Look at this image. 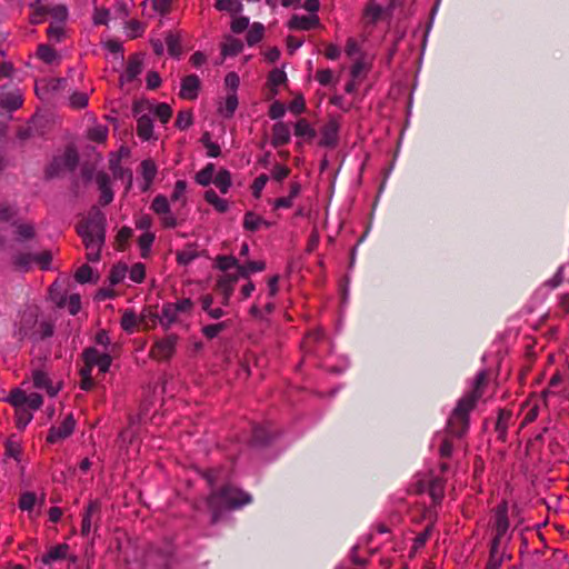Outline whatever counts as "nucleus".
I'll return each instance as SVG.
<instances>
[{"instance_id": "79ce46f5", "label": "nucleus", "mask_w": 569, "mask_h": 569, "mask_svg": "<svg viewBox=\"0 0 569 569\" xmlns=\"http://www.w3.org/2000/svg\"><path fill=\"white\" fill-rule=\"evenodd\" d=\"M453 439H457L456 437H451L447 432H443L440 436V446H439V455L441 458H449L451 457L452 449H453Z\"/></svg>"}, {"instance_id": "5701e85b", "label": "nucleus", "mask_w": 569, "mask_h": 569, "mask_svg": "<svg viewBox=\"0 0 569 569\" xmlns=\"http://www.w3.org/2000/svg\"><path fill=\"white\" fill-rule=\"evenodd\" d=\"M67 83L66 79L53 78L49 80H40L36 82V93L43 99L41 92L48 93L49 91H58L63 88Z\"/></svg>"}, {"instance_id": "338daca9", "label": "nucleus", "mask_w": 569, "mask_h": 569, "mask_svg": "<svg viewBox=\"0 0 569 569\" xmlns=\"http://www.w3.org/2000/svg\"><path fill=\"white\" fill-rule=\"evenodd\" d=\"M38 56L47 63H52L57 58V52L47 44H41L38 48Z\"/></svg>"}, {"instance_id": "0eeeda50", "label": "nucleus", "mask_w": 569, "mask_h": 569, "mask_svg": "<svg viewBox=\"0 0 569 569\" xmlns=\"http://www.w3.org/2000/svg\"><path fill=\"white\" fill-rule=\"evenodd\" d=\"M509 527L510 525L508 520V506L506 501H502L495 509V515L492 519L493 537L490 547H500L503 538L506 537L509 530Z\"/></svg>"}, {"instance_id": "393cba45", "label": "nucleus", "mask_w": 569, "mask_h": 569, "mask_svg": "<svg viewBox=\"0 0 569 569\" xmlns=\"http://www.w3.org/2000/svg\"><path fill=\"white\" fill-rule=\"evenodd\" d=\"M32 381L36 388L44 389L50 396H54L58 392V389L52 386L48 375L42 370H34L32 372Z\"/></svg>"}, {"instance_id": "4c0bfd02", "label": "nucleus", "mask_w": 569, "mask_h": 569, "mask_svg": "<svg viewBox=\"0 0 569 569\" xmlns=\"http://www.w3.org/2000/svg\"><path fill=\"white\" fill-rule=\"evenodd\" d=\"M128 274V267L124 263L114 264L109 273V281L116 286L121 283Z\"/></svg>"}, {"instance_id": "f257e3e1", "label": "nucleus", "mask_w": 569, "mask_h": 569, "mask_svg": "<svg viewBox=\"0 0 569 569\" xmlns=\"http://www.w3.org/2000/svg\"><path fill=\"white\" fill-rule=\"evenodd\" d=\"M489 383V376L486 371L477 373L472 389L463 395L452 410L445 432L457 439H461L469 429V415L476 408L478 401L483 397Z\"/></svg>"}, {"instance_id": "a211bd4d", "label": "nucleus", "mask_w": 569, "mask_h": 569, "mask_svg": "<svg viewBox=\"0 0 569 569\" xmlns=\"http://www.w3.org/2000/svg\"><path fill=\"white\" fill-rule=\"evenodd\" d=\"M178 311L173 303H164L161 309V313L159 316L150 313L152 318V326L156 325V318H159L160 325L164 329H169L171 325L178 321Z\"/></svg>"}, {"instance_id": "f8f14e48", "label": "nucleus", "mask_w": 569, "mask_h": 569, "mask_svg": "<svg viewBox=\"0 0 569 569\" xmlns=\"http://www.w3.org/2000/svg\"><path fill=\"white\" fill-rule=\"evenodd\" d=\"M83 361L92 367H98L101 373L108 372L112 358L108 353H101L96 348L90 347L82 352Z\"/></svg>"}, {"instance_id": "4468645a", "label": "nucleus", "mask_w": 569, "mask_h": 569, "mask_svg": "<svg viewBox=\"0 0 569 569\" xmlns=\"http://www.w3.org/2000/svg\"><path fill=\"white\" fill-rule=\"evenodd\" d=\"M340 124L337 119L331 118L320 131L319 146L326 148H336L339 141Z\"/></svg>"}, {"instance_id": "de8ad7c7", "label": "nucleus", "mask_w": 569, "mask_h": 569, "mask_svg": "<svg viewBox=\"0 0 569 569\" xmlns=\"http://www.w3.org/2000/svg\"><path fill=\"white\" fill-rule=\"evenodd\" d=\"M204 148L207 149V154L211 158H217L221 153L220 146L216 142H212L210 139V133L204 132L200 139Z\"/></svg>"}, {"instance_id": "7ed1b4c3", "label": "nucleus", "mask_w": 569, "mask_h": 569, "mask_svg": "<svg viewBox=\"0 0 569 569\" xmlns=\"http://www.w3.org/2000/svg\"><path fill=\"white\" fill-rule=\"evenodd\" d=\"M250 502L249 493L230 485L212 491L207 499L208 507L212 511V522L218 521L222 509H237Z\"/></svg>"}, {"instance_id": "58836bf2", "label": "nucleus", "mask_w": 569, "mask_h": 569, "mask_svg": "<svg viewBox=\"0 0 569 569\" xmlns=\"http://www.w3.org/2000/svg\"><path fill=\"white\" fill-rule=\"evenodd\" d=\"M264 33V27L260 22H253L247 33L246 40L249 46L258 43Z\"/></svg>"}, {"instance_id": "7c9ffc66", "label": "nucleus", "mask_w": 569, "mask_h": 569, "mask_svg": "<svg viewBox=\"0 0 569 569\" xmlns=\"http://www.w3.org/2000/svg\"><path fill=\"white\" fill-rule=\"evenodd\" d=\"M241 276L239 273H224L221 276L216 283L217 291L229 290L230 293H233L234 284L239 280Z\"/></svg>"}, {"instance_id": "4be33fe9", "label": "nucleus", "mask_w": 569, "mask_h": 569, "mask_svg": "<svg viewBox=\"0 0 569 569\" xmlns=\"http://www.w3.org/2000/svg\"><path fill=\"white\" fill-rule=\"evenodd\" d=\"M290 141L289 126L283 122H277L272 127L271 143L273 147H281Z\"/></svg>"}, {"instance_id": "ddd939ff", "label": "nucleus", "mask_w": 569, "mask_h": 569, "mask_svg": "<svg viewBox=\"0 0 569 569\" xmlns=\"http://www.w3.org/2000/svg\"><path fill=\"white\" fill-rule=\"evenodd\" d=\"M76 427V421L72 415H68L59 426L50 428L47 441L57 443L72 435Z\"/></svg>"}, {"instance_id": "39448f33", "label": "nucleus", "mask_w": 569, "mask_h": 569, "mask_svg": "<svg viewBox=\"0 0 569 569\" xmlns=\"http://www.w3.org/2000/svg\"><path fill=\"white\" fill-rule=\"evenodd\" d=\"M144 56L134 53L129 57L124 71L119 78V83L122 90L130 91L133 87L140 83V74L143 71Z\"/></svg>"}, {"instance_id": "49530a36", "label": "nucleus", "mask_w": 569, "mask_h": 569, "mask_svg": "<svg viewBox=\"0 0 569 569\" xmlns=\"http://www.w3.org/2000/svg\"><path fill=\"white\" fill-rule=\"evenodd\" d=\"M263 310L266 311V313H271L274 310V303H273L272 299L268 298V301H266L263 307H260L258 303H253L251 306V308L249 309V313L253 318L262 319L263 318V312H262Z\"/></svg>"}, {"instance_id": "c03bdc74", "label": "nucleus", "mask_w": 569, "mask_h": 569, "mask_svg": "<svg viewBox=\"0 0 569 569\" xmlns=\"http://www.w3.org/2000/svg\"><path fill=\"white\" fill-rule=\"evenodd\" d=\"M129 279L134 283H142L146 278V266L141 262H136L128 268Z\"/></svg>"}, {"instance_id": "b1692460", "label": "nucleus", "mask_w": 569, "mask_h": 569, "mask_svg": "<svg viewBox=\"0 0 569 569\" xmlns=\"http://www.w3.org/2000/svg\"><path fill=\"white\" fill-rule=\"evenodd\" d=\"M301 192V184L297 181H292L290 183V192L287 197H280L274 200L273 208L280 209V208H291L293 206V200L300 194Z\"/></svg>"}, {"instance_id": "6ab92c4d", "label": "nucleus", "mask_w": 569, "mask_h": 569, "mask_svg": "<svg viewBox=\"0 0 569 569\" xmlns=\"http://www.w3.org/2000/svg\"><path fill=\"white\" fill-rule=\"evenodd\" d=\"M139 323H143L148 327L146 313H141V316L138 317L132 309L123 311L120 325L126 332L132 333Z\"/></svg>"}, {"instance_id": "bb28decb", "label": "nucleus", "mask_w": 569, "mask_h": 569, "mask_svg": "<svg viewBox=\"0 0 569 569\" xmlns=\"http://www.w3.org/2000/svg\"><path fill=\"white\" fill-rule=\"evenodd\" d=\"M69 546L60 543L52 547L46 555L42 556L41 561L44 565H50L53 561L63 560L68 557Z\"/></svg>"}, {"instance_id": "09e8293b", "label": "nucleus", "mask_w": 569, "mask_h": 569, "mask_svg": "<svg viewBox=\"0 0 569 569\" xmlns=\"http://www.w3.org/2000/svg\"><path fill=\"white\" fill-rule=\"evenodd\" d=\"M432 530H433V525H428L426 527V529L420 532L413 540V546H412V552H416L418 551L419 549L423 548L426 542L429 540V538L431 537V533H432Z\"/></svg>"}, {"instance_id": "2f4dec72", "label": "nucleus", "mask_w": 569, "mask_h": 569, "mask_svg": "<svg viewBox=\"0 0 569 569\" xmlns=\"http://www.w3.org/2000/svg\"><path fill=\"white\" fill-rule=\"evenodd\" d=\"M137 133L142 140H149L153 133L152 119L148 116H141L137 123Z\"/></svg>"}, {"instance_id": "603ef678", "label": "nucleus", "mask_w": 569, "mask_h": 569, "mask_svg": "<svg viewBox=\"0 0 569 569\" xmlns=\"http://www.w3.org/2000/svg\"><path fill=\"white\" fill-rule=\"evenodd\" d=\"M186 190H187V182L184 180H178L176 183H174V188H173V191L171 193V201L176 202V201H181L182 204L186 203Z\"/></svg>"}, {"instance_id": "aec40b11", "label": "nucleus", "mask_w": 569, "mask_h": 569, "mask_svg": "<svg viewBox=\"0 0 569 569\" xmlns=\"http://www.w3.org/2000/svg\"><path fill=\"white\" fill-rule=\"evenodd\" d=\"M140 173L143 179V184L141 186V190L143 192L148 191L151 184L154 181V178L158 173V167L152 159H144L140 163Z\"/></svg>"}, {"instance_id": "f3484780", "label": "nucleus", "mask_w": 569, "mask_h": 569, "mask_svg": "<svg viewBox=\"0 0 569 569\" xmlns=\"http://www.w3.org/2000/svg\"><path fill=\"white\" fill-rule=\"evenodd\" d=\"M320 24L319 17L317 14L310 16H298L293 14L288 21V28L291 30H303L308 31L317 28Z\"/></svg>"}, {"instance_id": "bf43d9fd", "label": "nucleus", "mask_w": 569, "mask_h": 569, "mask_svg": "<svg viewBox=\"0 0 569 569\" xmlns=\"http://www.w3.org/2000/svg\"><path fill=\"white\" fill-rule=\"evenodd\" d=\"M192 123V113L190 109H182L177 116L176 126L180 129H187Z\"/></svg>"}, {"instance_id": "052dcab7", "label": "nucleus", "mask_w": 569, "mask_h": 569, "mask_svg": "<svg viewBox=\"0 0 569 569\" xmlns=\"http://www.w3.org/2000/svg\"><path fill=\"white\" fill-rule=\"evenodd\" d=\"M33 262V256L30 253H18L13 258V263L20 270H28Z\"/></svg>"}, {"instance_id": "13d9d810", "label": "nucleus", "mask_w": 569, "mask_h": 569, "mask_svg": "<svg viewBox=\"0 0 569 569\" xmlns=\"http://www.w3.org/2000/svg\"><path fill=\"white\" fill-rule=\"evenodd\" d=\"M345 51H346V54L350 59L362 58L361 48H360L359 43L357 42V40L353 38H349L347 40Z\"/></svg>"}, {"instance_id": "423d86ee", "label": "nucleus", "mask_w": 569, "mask_h": 569, "mask_svg": "<svg viewBox=\"0 0 569 569\" xmlns=\"http://www.w3.org/2000/svg\"><path fill=\"white\" fill-rule=\"evenodd\" d=\"M428 488V493L435 505H439L445 496L446 480L438 476H429L427 479L418 476L416 482L411 486L410 492L421 493Z\"/></svg>"}, {"instance_id": "c85d7f7f", "label": "nucleus", "mask_w": 569, "mask_h": 569, "mask_svg": "<svg viewBox=\"0 0 569 569\" xmlns=\"http://www.w3.org/2000/svg\"><path fill=\"white\" fill-rule=\"evenodd\" d=\"M243 49V43L241 40L236 39L233 37H227L224 43L221 48V53L223 57H234L239 54Z\"/></svg>"}, {"instance_id": "72a5a7b5", "label": "nucleus", "mask_w": 569, "mask_h": 569, "mask_svg": "<svg viewBox=\"0 0 569 569\" xmlns=\"http://www.w3.org/2000/svg\"><path fill=\"white\" fill-rule=\"evenodd\" d=\"M213 183L221 193L226 194L232 184L231 173L227 169H220L214 177Z\"/></svg>"}, {"instance_id": "3c124183", "label": "nucleus", "mask_w": 569, "mask_h": 569, "mask_svg": "<svg viewBox=\"0 0 569 569\" xmlns=\"http://www.w3.org/2000/svg\"><path fill=\"white\" fill-rule=\"evenodd\" d=\"M287 80V74L283 70L273 69L268 78V83L271 90H274L277 87L283 84Z\"/></svg>"}, {"instance_id": "864d4df0", "label": "nucleus", "mask_w": 569, "mask_h": 569, "mask_svg": "<svg viewBox=\"0 0 569 569\" xmlns=\"http://www.w3.org/2000/svg\"><path fill=\"white\" fill-rule=\"evenodd\" d=\"M166 44L170 56L178 57L181 52L179 37L174 33H168L166 37Z\"/></svg>"}, {"instance_id": "a19ab883", "label": "nucleus", "mask_w": 569, "mask_h": 569, "mask_svg": "<svg viewBox=\"0 0 569 569\" xmlns=\"http://www.w3.org/2000/svg\"><path fill=\"white\" fill-rule=\"evenodd\" d=\"M266 269L264 261H248L239 266V274L242 278H248L253 272L263 271Z\"/></svg>"}, {"instance_id": "6e6d98bb", "label": "nucleus", "mask_w": 569, "mask_h": 569, "mask_svg": "<svg viewBox=\"0 0 569 569\" xmlns=\"http://www.w3.org/2000/svg\"><path fill=\"white\" fill-rule=\"evenodd\" d=\"M32 413L27 408L16 409V425L17 428L23 429L31 421Z\"/></svg>"}, {"instance_id": "e433bc0d", "label": "nucleus", "mask_w": 569, "mask_h": 569, "mask_svg": "<svg viewBox=\"0 0 569 569\" xmlns=\"http://www.w3.org/2000/svg\"><path fill=\"white\" fill-rule=\"evenodd\" d=\"M239 266L240 263L238 259L233 256H218L216 258V267L221 271L227 272L228 270L236 268V273H239Z\"/></svg>"}, {"instance_id": "412c9836", "label": "nucleus", "mask_w": 569, "mask_h": 569, "mask_svg": "<svg viewBox=\"0 0 569 569\" xmlns=\"http://www.w3.org/2000/svg\"><path fill=\"white\" fill-rule=\"evenodd\" d=\"M109 169L112 172L114 179H127L128 188L132 182V173L129 169H123L120 163V156L111 153L109 158Z\"/></svg>"}, {"instance_id": "2eb2a0df", "label": "nucleus", "mask_w": 569, "mask_h": 569, "mask_svg": "<svg viewBox=\"0 0 569 569\" xmlns=\"http://www.w3.org/2000/svg\"><path fill=\"white\" fill-rule=\"evenodd\" d=\"M23 94L19 88L6 84L0 90V107H22Z\"/></svg>"}, {"instance_id": "ea45409f", "label": "nucleus", "mask_w": 569, "mask_h": 569, "mask_svg": "<svg viewBox=\"0 0 569 569\" xmlns=\"http://www.w3.org/2000/svg\"><path fill=\"white\" fill-rule=\"evenodd\" d=\"M59 157L63 162V168L68 171H72L78 164V153L74 148H67Z\"/></svg>"}, {"instance_id": "c9c22d12", "label": "nucleus", "mask_w": 569, "mask_h": 569, "mask_svg": "<svg viewBox=\"0 0 569 569\" xmlns=\"http://www.w3.org/2000/svg\"><path fill=\"white\" fill-rule=\"evenodd\" d=\"M214 164L208 163L203 169H201L194 177V180L198 184L207 187L214 180Z\"/></svg>"}, {"instance_id": "a18cd8bd", "label": "nucleus", "mask_w": 569, "mask_h": 569, "mask_svg": "<svg viewBox=\"0 0 569 569\" xmlns=\"http://www.w3.org/2000/svg\"><path fill=\"white\" fill-rule=\"evenodd\" d=\"M156 237L152 232H144L139 237L138 243L141 250V257L148 258L150 253L151 246L154 241Z\"/></svg>"}, {"instance_id": "9b49d317", "label": "nucleus", "mask_w": 569, "mask_h": 569, "mask_svg": "<svg viewBox=\"0 0 569 569\" xmlns=\"http://www.w3.org/2000/svg\"><path fill=\"white\" fill-rule=\"evenodd\" d=\"M101 519V503L99 500L89 501L81 521V535L87 537L92 529H97Z\"/></svg>"}, {"instance_id": "1a4fd4ad", "label": "nucleus", "mask_w": 569, "mask_h": 569, "mask_svg": "<svg viewBox=\"0 0 569 569\" xmlns=\"http://www.w3.org/2000/svg\"><path fill=\"white\" fill-rule=\"evenodd\" d=\"M177 342L178 336L174 333L157 340L149 351L150 358L157 361H168L176 352Z\"/></svg>"}, {"instance_id": "4d7b16f0", "label": "nucleus", "mask_w": 569, "mask_h": 569, "mask_svg": "<svg viewBox=\"0 0 569 569\" xmlns=\"http://www.w3.org/2000/svg\"><path fill=\"white\" fill-rule=\"evenodd\" d=\"M28 395L22 390H13L10 393L9 401L16 409L26 408Z\"/></svg>"}, {"instance_id": "5fc2aeb1", "label": "nucleus", "mask_w": 569, "mask_h": 569, "mask_svg": "<svg viewBox=\"0 0 569 569\" xmlns=\"http://www.w3.org/2000/svg\"><path fill=\"white\" fill-rule=\"evenodd\" d=\"M228 328L227 322H219L213 325L204 326L201 331L203 336L208 339L216 338L221 331Z\"/></svg>"}, {"instance_id": "473e14b6", "label": "nucleus", "mask_w": 569, "mask_h": 569, "mask_svg": "<svg viewBox=\"0 0 569 569\" xmlns=\"http://www.w3.org/2000/svg\"><path fill=\"white\" fill-rule=\"evenodd\" d=\"M204 200L210 203L218 212L223 213L229 209L228 201L220 198L212 189H209L204 192Z\"/></svg>"}, {"instance_id": "6e6552de", "label": "nucleus", "mask_w": 569, "mask_h": 569, "mask_svg": "<svg viewBox=\"0 0 569 569\" xmlns=\"http://www.w3.org/2000/svg\"><path fill=\"white\" fill-rule=\"evenodd\" d=\"M396 1L391 0L387 7L380 6L376 0H370L362 11V22L365 26H376L383 17H391Z\"/></svg>"}, {"instance_id": "f704fd0d", "label": "nucleus", "mask_w": 569, "mask_h": 569, "mask_svg": "<svg viewBox=\"0 0 569 569\" xmlns=\"http://www.w3.org/2000/svg\"><path fill=\"white\" fill-rule=\"evenodd\" d=\"M31 8L33 9L31 16H30V22L32 24L41 23L44 18L47 17V11L49 10V4L42 2L41 0H37L31 4Z\"/></svg>"}, {"instance_id": "0e129e2a", "label": "nucleus", "mask_w": 569, "mask_h": 569, "mask_svg": "<svg viewBox=\"0 0 569 569\" xmlns=\"http://www.w3.org/2000/svg\"><path fill=\"white\" fill-rule=\"evenodd\" d=\"M67 171L63 168V162L61 161L60 157H56L52 162L48 166L46 170V174L49 178H53L59 176L61 172Z\"/></svg>"}, {"instance_id": "37998d69", "label": "nucleus", "mask_w": 569, "mask_h": 569, "mask_svg": "<svg viewBox=\"0 0 569 569\" xmlns=\"http://www.w3.org/2000/svg\"><path fill=\"white\" fill-rule=\"evenodd\" d=\"M216 8L219 11H227L230 13H239L243 7L239 0H216Z\"/></svg>"}, {"instance_id": "dca6fc26", "label": "nucleus", "mask_w": 569, "mask_h": 569, "mask_svg": "<svg viewBox=\"0 0 569 569\" xmlns=\"http://www.w3.org/2000/svg\"><path fill=\"white\" fill-rule=\"evenodd\" d=\"M199 89V77L196 74H189L182 79L179 96L184 100L192 101L198 97Z\"/></svg>"}, {"instance_id": "9d476101", "label": "nucleus", "mask_w": 569, "mask_h": 569, "mask_svg": "<svg viewBox=\"0 0 569 569\" xmlns=\"http://www.w3.org/2000/svg\"><path fill=\"white\" fill-rule=\"evenodd\" d=\"M151 210L160 217V222L163 228L172 229L178 226V220L172 213L169 200L163 194H158L151 202Z\"/></svg>"}, {"instance_id": "20e7f679", "label": "nucleus", "mask_w": 569, "mask_h": 569, "mask_svg": "<svg viewBox=\"0 0 569 569\" xmlns=\"http://www.w3.org/2000/svg\"><path fill=\"white\" fill-rule=\"evenodd\" d=\"M174 557L172 543L150 545L142 557V569H173Z\"/></svg>"}, {"instance_id": "8fccbe9b", "label": "nucleus", "mask_w": 569, "mask_h": 569, "mask_svg": "<svg viewBox=\"0 0 569 569\" xmlns=\"http://www.w3.org/2000/svg\"><path fill=\"white\" fill-rule=\"evenodd\" d=\"M108 137V128L106 126H94L88 131V138L94 142H103Z\"/></svg>"}, {"instance_id": "a878e982", "label": "nucleus", "mask_w": 569, "mask_h": 569, "mask_svg": "<svg viewBox=\"0 0 569 569\" xmlns=\"http://www.w3.org/2000/svg\"><path fill=\"white\" fill-rule=\"evenodd\" d=\"M512 418V412L507 409H500L498 412V418L496 422V432L498 435V439L501 441L506 440L507 431L509 427V422Z\"/></svg>"}, {"instance_id": "c756f323", "label": "nucleus", "mask_w": 569, "mask_h": 569, "mask_svg": "<svg viewBox=\"0 0 569 569\" xmlns=\"http://www.w3.org/2000/svg\"><path fill=\"white\" fill-rule=\"evenodd\" d=\"M295 134L311 141L316 137L317 132L306 119H300L295 124Z\"/></svg>"}, {"instance_id": "680f3d73", "label": "nucleus", "mask_w": 569, "mask_h": 569, "mask_svg": "<svg viewBox=\"0 0 569 569\" xmlns=\"http://www.w3.org/2000/svg\"><path fill=\"white\" fill-rule=\"evenodd\" d=\"M68 14L67 8L64 6L58 4V6H50L49 10L47 11V16H50L58 22H62L66 20Z\"/></svg>"}, {"instance_id": "774afa93", "label": "nucleus", "mask_w": 569, "mask_h": 569, "mask_svg": "<svg viewBox=\"0 0 569 569\" xmlns=\"http://www.w3.org/2000/svg\"><path fill=\"white\" fill-rule=\"evenodd\" d=\"M36 505V495L33 492H24L19 499V508L21 510L30 511Z\"/></svg>"}, {"instance_id": "69168bd1", "label": "nucleus", "mask_w": 569, "mask_h": 569, "mask_svg": "<svg viewBox=\"0 0 569 569\" xmlns=\"http://www.w3.org/2000/svg\"><path fill=\"white\" fill-rule=\"evenodd\" d=\"M67 171L63 168V162L61 161L60 157H56L52 162L48 166L46 170V174L49 178H53L59 176L61 172Z\"/></svg>"}, {"instance_id": "cd10ccee", "label": "nucleus", "mask_w": 569, "mask_h": 569, "mask_svg": "<svg viewBox=\"0 0 569 569\" xmlns=\"http://www.w3.org/2000/svg\"><path fill=\"white\" fill-rule=\"evenodd\" d=\"M271 224L270 222L262 219L260 216L249 211L244 214L243 219V228L248 231L254 232L259 230L260 228H269Z\"/></svg>"}, {"instance_id": "e2e57ef3", "label": "nucleus", "mask_w": 569, "mask_h": 569, "mask_svg": "<svg viewBox=\"0 0 569 569\" xmlns=\"http://www.w3.org/2000/svg\"><path fill=\"white\" fill-rule=\"evenodd\" d=\"M502 563V556L499 552V548L490 547V556L487 562L486 569H499Z\"/></svg>"}, {"instance_id": "f03ea898", "label": "nucleus", "mask_w": 569, "mask_h": 569, "mask_svg": "<svg viewBox=\"0 0 569 569\" xmlns=\"http://www.w3.org/2000/svg\"><path fill=\"white\" fill-rule=\"evenodd\" d=\"M77 231L87 249V259L91 262L99 261L106 234L103 212L98 207H92L87 219L78 226Z\"/></svg>"}]
</instances>
